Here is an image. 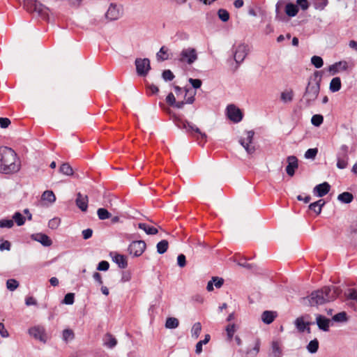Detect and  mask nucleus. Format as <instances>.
Masks as SVG:
<instances>
[{
  "label": "nucleus",
  "mask_w": 357,
  "mask_h": 357,
  "mask_svg": "<svg viewBox=\"0 0 357 357\" xmlns=\"http://www.w3.org/2000/svg\"><path fill=\"white\" fill-rule=\"evenodd\" d=\"M340 293L341 290L337 287H324L321 289L312 292L310 296L303 298L302 303L309 306L323 305L336 299Z\"/></svg>",
  "instance_id": "f257e3e1"
},
{
  "label": "nucleus",
  "mask_w": 357,
  "mask_h": 357,
  "mask_svg": "<svg viewBox=\"0 0 357 357\" xmlns=\"http://www.w3.org/2000/svg\"><path fill=\"white\" fill-rule=\"evenodd\" d=\"M20 168L21 162L14 150L7 146H0V173L15 174Z\"/></svg>",
  "instance_id": "f03ea898"
},
{
  "label": "nucleus",
  "mask_w": 357,
  "mask_h": 357,
  "mask_svg": "<svg viewBox=\"0 0 357 357\" xmlns=\"http://www.w3.org/2000/svg\"><path fill=\"white\" fill-rule=\"evenodd\" d=\"M321 75L316 71L310 78L308 85L306 87L303 99L307 105H312L317 98L320 91Z\"/></svg>",
  "instance_id": "7ed1b4c3"
},
{
  "label": "nucleus",
  "mask_w": 357,
  "mask_h": 357,
  "mask_svg": "<svg viewBox=\"0 0 357 357\" xmlns=\"http://www.w3.org/2000/svg\"><path fill=\"white\" fill-rule=\"evenodd\" d=\"M282 8L289 17H296L299 12L298 6L289 0H278L275 4V17L277 19L280 18Z\"/></svg>",
  "instance_id": "20e7f679"
},
{
  "label": "nucleus",
  "mask_w": 357,
  "mask_h": 357,
  "mask_svg": "<svg viewBox=\"0 0 357 357\" xmlns=\"http://www.w3.org/2000/svg\"><path fill=\"white\" fill-rule=\"evenodd\" d=\"M28 334L35 340L43 344H46L50 339V336L46 331L45 328L42 325H36L28 329Z\"/></svg>",
  "instance_id": "39448f33"
},
{
  "label": "nucleus",
  "mask_w": 357,
  "mask_h": 357,
  "mask_svg": "<svg viewBox=\"0 0 357 357\" xmlns=\"http://www.w3.org/2000/svg\"><path fill=\"white\" fill-rule=\"evenodd\" d=\"M179 127L185 129L186 132H190L192 135L195 137L197 140H199V143H202V142L204 143L206 142L207 135L206 133L202 132L195 125L185 121L182 122Z\"/></svg>",
  "instance_id": "423d86ee"
},
{
  "label": "nucleus",
  "mask_w": 357,
  "mask_h": 357,
  "mask_svg": "<svg viewBox=\"0 0 357 357\" xmlns=\"http://www.w3.org/2000/svg\"><path fill=\"white\" fill-rule=\"evenodd\" d=\"M254 135L252 130L245 131L239 139V143L248 154H252L255 151V147L252 145Z\"/></svg>",
  "instance_id": "0eeeda50"
},
{
  "label": "nucleus",
  "mask_w": 357,
  "mask_h": 357,
  "mask_svg": "<svg viewBox=\"0 0 357 357\" xmlns=\"http://www.w3.org/2000/svg\"><path fill=\"white\" fill-rule=\"evenodd\" d=\"M248 52L249 47L245 43H239L234 47V59L238 65L244 61L248 54Z\"/></svg>",
  "instance_id": "6e6552de"
},
{
  "label": "nucleus",
  "mask_w": 357,
  "mask_h": 357,
  "mask_svg": "<svg viewBox=\"0 0 357 357\" xmlns=\"http://www.w3.org/2000/svg\"><path fill=\"white\" fill-rule=\"evenodd\" d=\"M349 147L343 144L340 146L337 153V167L343 169L347 167L349 155H348Z\"/></svg>",
  "instance_id": "1a4fd4ad"
},
{
  "label": "nucleus",
  "mask_w": 357,
  "mask_h": 357,
  "mask_svg": "<svg viewBox=\"0 0 357 357\" xmlns=\"http://www.w3.org/2000/svg\"><path fill=\"white\" fill-rule=\"evenodd\" d=\"M179 59L181 62L192 64L197 59L196 50L191 47L183 49L180 54Z\"/></svg>",
  "instance_id": "9d476101"
},
{
  "label": "nucleus",
  "mask_w": 357,
  "mask_h": 357,
  "mask_svg": "<svg viewBox=\"0 0 357 357\" xmlns=\"http://www.w3.org/2000/svg\"><path fill=\"white\" fill-rule=\"evenodd\" d=\"M123 8L114 3H111L105 13V17L110 21L117 20L123 15Z\"/></svg>",
  "instance_id": "9b49d317"
},
{
  "label": "nucleus",
  "mask_w": 357,
  "mask_h": 357,
  "mask_svg": "<svg viewBox=\"0 0 357 357\" xmlns=\"http://www.w3.org/2000/svg\"><path fill=\"white\" fill-rule=\"evenodd\" d=\"M145 249L146 243L144 241H135L130 244L128 252L134 257H139L144 252Z\"/></svg>",
  "instance_id": "f8f14e48"
},
{
  "label": "nucleus",
  "mask_w": 357,
  "mask_h": 357,
  "mask_svg": "<svg viewBox=\"0 0 357 357\" xmlns=\"http://www.w3.org/2000/svg\"><path fill=\"white\" fill-rule=\"evenodd\" d=\"M137 73L140 76H146L151 69L149 59H137L135 60Z\"/></svg>",
  "instance_id": "ddd939ff"
},
{
  "label": "nucleus",
  "mask_w": 357,
  "mask_h": 357,
  "mask_svg": "<svg viewBox=\"0 0 357 357\" xmlns=\"http://www.w3.org/2000/svg\"><path fill=\"white\" fill-rule=\"evenodd\" d=\"M227 116L229 120L234 123H238L243 119V114L241 109L234 105L227 106Z\"/></svg>",
  "instance_id": "4468645a"
},
{
  "label": "nucleus",
  "mask_w": 357,
  "mask_h": 357,
  "mask_svg": "<svg viewBox=\"0 0 357 357\" xmlns=\"http://www.w3.org/2000/svg\"><path fill=\"white\" fill-rule=\"evenodd\" d=\"M25 6L26 7V9L30 12H36L38 14H42L45 10L48 9L45 6L39 1L33 0H27L25 3Z\"/></svg>",
  "instance_id": "2eb2a0df"
},
{
  "label": "nucleus",
  "mask_w": 357,
  "mask_h": 357,
  "mask_svg": "<svg viewBox=\"0 0 357 357\" xmlns=\"http://www.w3.org/2000/svg\"><path fill=\"white\" fill-rule=\"evenodd\" d=\"M185 95L183 96L184 100L176 101V104H174L172 107H176L178 109H181L184 106L185 104H192L195 101V96L196 95V92L194 91L190 93V96L185 98L187 95L190 93L188 89H184Z\"/></svg>",
  "instance_id": "dca6fc26"
},
{
  "label": "nucleus",
  "mask_w": 357,
  "mask_h": 357,
  "mask_svg": "<svg viewBox=\"0 0 357 357\" xmlns=\"http://www.w3.org/2000/svg\"><path fill=\"white\" fill-rule=\"evenodd\" d=\"M348 68V63L345 61L336 62L328 67V72L331 75H334L340 71L347 70Z\"/></svg>",
  "instance_id": "f3484780"
},
{
  "label": "nucleus",
  "mask_w": 357,
  "mask_h": 357,
  "mask_svg": "<svg viewBox=\"0 0 357 357\" xmlns=\"http://www.w3.org/2000/svg\"><path fill=\"white\" fill-rule=\"evenodd\" d=\"M287 161L288 163L286 167L287 174L290 176H293L294 175L295 170L298 167V160L296 156L291 155L287 157Z\"/></svg>",
  "instance_id": "a211bd4d"
},
{
  "label": "nucleus",
  "mask_w": 357,
  "mask_h": 357,
  "mask_svg": "<svg viewBox=\"0 0 357 357\" xmlns=\"http://www.w3.org/2000/svg\"><path fill=\"white\" fill-rule=\"evenodd\" d=\"M260 342L257 340L252 348H247L245 351L239 350L241 357H256L259 352Z\"/></svg>",
  "instance_id": "6ab92c4d"
},
{
  "label": "nucleus",
  "mask_w": 357,
  "mask_h": 357,
  "mask_svg": "<svg viewBox=\"0 0 357 357\" xmlns=\"http://www.w3.org/2000/svg\"><path fill=\"white\" fill-rule=\"evenodd\" d=\"M282 344L278 340H274L271 342V350L268 354L269 357H282Z\"/></svg>",
  "instance_id": "aec40b11"
},
{
  "label": "nucleus",
  "mask_w": 357,
  "mask_h": 357,
  "mask_svg": "<svg viewBox=\"0 0 357 357\" xmlns=\"http://www.w3.org/2000/svg\"><path fill=\"white\" fill-rule=\"evenodd\" d=\"M31 238L37 242L40 243L43 246H50L52 244L50 237L43 233H37L31 235Z\"/></svg>",
  "instance_id": "412c9836"
},
{
  "label": "nucleus",
  "mask_w": 357,
  "mask_h": 357,
  "mask_svg": "<svg viewBox=\"0 0 357 357\" xmlns=\"http://www.w3.org/2000/svg\"><path fill=\"white\" fill-rule=\"evenodd\" d=\"M316 323L320 330L328 331L330 328L331 320L323 315L316 314Z\"/></svg>",
  "instance_id": "4be33fe9"
},
{
  "label": "nucleus",
  "mask_w": 357,
  "mask_h": 357,
  "mask_svg": "<svg viewBox=\"0 0 357 357\" xmlns=\"http://www.w3.org/2000/svg\"><path fill=\"white\" fill-rule=\"evenodd\" d=\"M331 186L327 182H324L314 188L313 192L319 197L326 195L330 190Z\"/></svg>",
  "instance_id": "5701e85b"
},
{
  "label": "nucleus",
  "mask_w": 357,
  "mask_h": 357,
  "mask_svg": "<svg viewBox=\"0 0 357 357\" xmlns=\"http://www.w3.org/2000/svg\"><path fill=\"white\" fill-rule=\"evenodd\" d=\"M76 205L82 211H86L88 208V197L83 195L80 192L77 194L75 200Z\"/></svg>",
  "instance_id": "b1692460"
},
{
  "label": "nucleus",
  "mask_w": 357,
  "mask_h": 357,
  "mask_svg": "<svg viewBox=\"0 0 357 357\" xmlns=\"http://www.w3.org/2000/svg\"><path fill=\"white\" fill-rule=\"evenodd\" d=\"M295 325L300 332L307 331V333H310V323L305 321L303 317L297 318L295 321Z\"/></svg>",
  "instance_id": "393cba45"
},
{
  "label": "nucleus",
  "mask_w": 357,
  "mask_h": 357,
  "mask_svg": "<svg viewBox=\"0 0 357 357\" xmlns=\"http://www.w3.org/2000/svg\"><path fill=\"white\" fill-rule=\"evenodd\" d=\"M112 260L121 268H125L128 266L127 259L123 255L114 253L113 257H112Z\"/></svg>",
  "instance_id": "a878e982"
},
{
  "label": "nucleus",
  "mask_w": 357,
  "mask_h": 357,
  "mask_svg": "<svg viewBox=\"0 0 357 357\" xmlns=\"http://www.w3.org/2000/svg\"><path fill=\"white\" fill-rule=\"evenodd\" d=\"M103 344L109 349H112L117 344V340L112 335L107 333L103 337Z\"/></svg>",
  "instance_id": "bb28decb"
},
{
  "label": "nucleus",
  "mask_w": 357,
  "mask_h": 357,
  "mask_svg": "<svg viewBox=\"0 0 357 357\" xmlns=\"http://www.w3.org/2000/svg\"><path fill=\"white\" fill-rule=\"evenodd\" d=\"M294 98L292 89H285L280 94V99L284 103L291 102Z\"/></svg>",
  "instance_id": "cd10ccee"
},
{
  "label": "nucleus",
  "mask_w": 357,
  "mask_h": 357,
  "mask_svg": "<svg viewBox=\"0 0 357 357\" xmlns=\"http://www.w3.org/2000/svg\"><path fill=\"white\" fill-rule=\"evenodd\" d=\"M156 57L158 61L167 60L169 58V49L165 46H162L156 54Z\"/></svg>",
  "instance_id": "c85d7f7f"
},
{
  "label": "nucleus",
  "mask_w": 357,
  "mask_h": 357,
  "mask_svg": "<svg viewBox=\"0 0 357 357\" xmlns=\"http://www.w3.org/2000/svg\"><path fill=\"white\" fill-rule=\"evenodd\" d=\"M75 338V334L73 330L66 328L62 331V340L68 343L73 341Z\"/></svg>",
  "instance_id": "c756f323"
},
{
  "label": "nucleus",
  "mask_w": 357,
  "mask_h": 357,
  "mask_svg": "<svg viewBox=\"0 0 357 357\" xmlns=\"http://www.w3.org/2000/svg\"><path fill=\"white\" fill-rule=\"evenodd\" d=\"M329 89L332 92H337L341 89V80L340 77H334L330 82Z\"/></svg>",
  "instance_id": "7c9ffc66"
},
{
  "label": "nucleus",
  "mask_w": 357,
  "mask_h": 357,
  "mask_svg": "<svg viewBox=\"0 0 357 357\" xmlns=\"http://www.w3.org/2000/svg\"><path fill=\"white\" fill-rule=\"evenodd\" d=\"M275 318V315L273 312L264 311L261 315V320L264 323L269 324L272 323Z\"/></svg>",
  "instance_id": "2f4dec72"
},
{
  "label": "nucleus",
  "mask_w": 357,
  "mask_h": 357,
  "mask_svg": "<svg viewBox=\"0 0 357 357\" xmlns=\"http://www.w3.org/2000/svg\"><path fill=\"white\" fill-rule=\"evenodd\" d=\"M138 227L144 230L147 234L153 235L158 233V229L155 227L146 223H139Z\"/></svg>",
  "instance_id": "473e14b6"
},
{
  "label": "nucleus",
  "mask_w": 357,
  "mask_h": 357,
  "mask_svg": "<svg viewBox=\"0 0 357 357\" xmlns=\"http://www.w3.org/2000/svg\"><path fill=\"white\" fill-rule=\"evenodd\" d=\"M43 201H46L48 203L53 204L56 201V197L54 192L51 190L45 191L41 197Z\"/></svg>",
  "instance_id": "72a5a7b5"
},
{
  "label": "nucleus",
  "mask_w": 357,
  "mask_h": 357,
  "mask_svg": "<svg viewBox=\"0 0 357 357\" xmlns=\"http://www.w3.org/2000/svg\"><path fill=\"white\" fill-rule=\"evenodd\" d=\"M353 199H354L353 195L351 193L347 192L341 193L337 197V199L340 202H341L342 203H345V204H349V203L351 202Z\"/></svg>",
  "instance_id": "f704fd0d"
},
{
  "label": "nucleus",
  "mask_w": 357,
  "mask_h": 357,
  "mask_svg": "<svg viewBox=\"0 0 357 357\" xmlns=\"http://www.w3.org/2000/svg\"><path fill=\"white\" fill-rule=\"evenodd\" d=\"M210 339V335L207 334L205 335V337L203 340H200L196 344L195 352L197 354H200L202 352V346L204 344H207L209 342Z\"/></svg>",
  "instance_id": "c9c22d12"
},
{
  "label": "nucleus",
  "mask_w": 357,
  "mask_h": 357,
  "mask_svg": "<svg viewBox=\"0 0 357 357\" xmlns=\"http://www.w3.org/2000/svg\"><path fill=\"white\" fill-rule=\"evenodd\" d=\"M179 325L178 319L175 317H169L165 322V327L169 329L176 328Z\"/></svg>",
  "instance_id": "e433bc0d"
},
{
  "label": "nucleus",
  "mask_w": 357,
  "mask_h": 357,
  "mask_svg": "<svg viewBox=\"0 0 357 357\" xmlns=\"http://www.w3.org/2000/svg\"><path fill=\"white\" fill-rule=\"evenodd\" d=\"M347 298L352 301L351 305H352L354 310L357 311V291L350 289L347 294Z\"/></svg>",
  "instance_id": "4c0bfd02"
},
{
  "label": "nucleus",
  "mask_w": 357,
  "mask_h": 357,
  "mask_svg": "<svg viewBox=\"0 0 357 357\" xmlns=\"http://www.w3.org/2000/svg\"><path fill=\"white\" fill-rule=\"evenodd\" d=\"M59 172L66 176L73 174V169L68 163H63L59 167Z\"/></svg>",
  "instance_id": "58836bf2"
},
{
  "label": "nucleus",
  "mask_w": 357,
  "mask_h": 357,
  "mask_svg": "<svg viewBox=\"0 0 357 357\" xmlns=\"http://www.w3.org/2000/svg\"><path fill=\"white\" fill-rule=\"evenodd\" d=\"M202 325L199 322H196L193 324L191 328V335L193 338L197 339L201 333Z\"/></svg>",
  "instance_id": "ea45409f"
},
{
  "label": "nucleus",
  "mask_w": 357,
  "mask_h": 357,
  "mask_svg": "<svg viewBox=\"0 0 357 357\" xmlns=\"http://www.w3.org/2000/svg\"><path fill=\"white\" fill-rule=\"evenodd\" d=\"M319 349V342L317 339L311 340L307 345V351L311 354H314Z\"/></svg>",
  "instance_id": "a19ab883"
},
{
  "label": "nucleus",
  "mask_w": 357,
  "mask_h": 357,
  "mask_svg": "<svg viewBox=\"0 0 357 357\" xmlns=\"http://www.w3.org/2000/svg\"><path fill=\"white\" fill-rule=\"evenodd\" d=\"M168 245H169V244H168L167 241L162 240L156 245L157 252L159 254H164L167 250Z\"/></svg>",
  "instance_id": "79ce46f5"
},
{
  "label": "nucleus",
  "mask_w": 357,
  "mask_h": 357,
  "mask_svg": "<svg viewBox=\"0 0 357 357\" xmlns=\"http://www.w3.org/2000/svg\"><path fill=\"white\" fill-rule=\"evenodd\" d=\"M97 214L100 220H106L111 217V213L105 208H100L97 211Z\"/></svg>",
  "instance_id": "37998d69"
},
{
  "label": "nucleus",
  "mask_w": 357,
  "mask_h": 357,
  "mask_svg": "<svg viewBox=\"0 0 357 357\" xmlns=\"http://www.w3.org/2000/svg\"><path fill=\"white\" fill-rule=\"evenodd\" d=\"M13 220L16 222L17 226H22L25 222V218L20 212H16L13 216Z\"/></svg>",
  "instance_id": "c03bdc74"
},
{
  "label": "nucleus",
  "mask_w": 357,
  "mask_h": 357,
  "mask_svg": "<svg viewBox=\"0 0 357 357\" xmlns=\"http://www.w3.org/2000/svg\"><path fill=\"white\" fill-rule=\"evenodd\" d=\"M218 15L220 20L224 22H227L229 20V12L223 8H220L218 11Z\"/></svg>",
  "instance_id": "a18cd8bd"
},
{
  "label": "nucleus",
  "mask_w": 357,
  "mask_h": 357,
  "mask_svg": "<svg viewBox=\"0 0 357 357\" xmlns=\"http://www.w3.org/2000/svg\"><path fill=\"white\" fill-rule=\"evenodd\" d=\"M311 63L317 68H319L322 67V66L324 65V61H323L322 58L319 56H313L311 58Z\"/></svg>",
  "instance_id": "49530a36"
},
{
  "label": "nucleus",
  "mask_w": 357,
  "mask_h": 357,
  "mask_svg": "<svg viewBox=\"0 0 357 357\" xmlns=\"http://www.w3.org/2000/svg\"><path fill=\"white\" fill-rule=\"evenodd\" d=\"M19 286V282L15 279H9L6 282V287L10 291L15 290Z\"/></svg>",
  "instance_id": "de8ad7c7"
},
{
  "label": "nucleus",
  "mask_w": 357,
  "mask_h": 357,
  "mask_svg": "<svg viewBox=\"0 0 357 357\" xmlns=\"http://www.w3.org/2000/svg\"><path fill=\"white\" fill-rule=\"evenodd\" d=\"M318 153L317 149H309L305 153V158L306 159L314 160Z\"/></svg>",
  "instance_id": "09e8293b"
},
{
  "label": "nucleus",
  "mask_w": 357,
  "mask_h": 357,
  "mask_svg": "<svg viewBox=\"0 0 357 357\" xmlns=\"http://www.w3.org/2000/svg\"><path fill=\"white\" fill-rule=\"evenodd\" d=\"M61 223V219L59 218H54L48 222V227L52 229H56L59 227Z\"/></svg>",
  "instance_id": "8fccbe9b"
},
{
  "label": "nucleus",
  "mask_w": 357,
  "mask_h": 357,
  "mask_svg": "<svg viewBox=\"0 0 357 357\" xmlns=\"http://www.w3.org/2000/svg\"><path fill=\"white\" fill-rule=\"evenodd\" d=\"M236 331V326L234 324H229L226 328V331L229 339H231Z\"/></svg>",
  "instance_id": "3c124183"
},
{
  "label": "nucleus",
  "mask_w": 357,
  "mask_h": 357,
  "mask_svg": "<svg viewBox=\"0 0 357 357\" xmlns=\"http://www.w3.org/2000/svg\"><path fill=\"white\" fill-rule=\"evenodd\" d=\"M296 4L299 8H301L302 10L305 11L310 7V3L308 0H296Z\"/></svg>",
  "instance_id": "603ef678"
},
{
  "label": "nucleus",
  "mask_w": 357,
  "mask_h": 357,
  "mask_svg": "<svg viewBox=\"0 0 357 357\" xmlns=\"http://www.w3.org/2000/svg\"><path fill=\"white\" fill-rule=\"evenodd\" d=\"M323 116L319 114L312 116L311 119L312 123L315 126H319L323 123Z\"/></svg>",
  "instance_id": "864d4df0"
},
{
  "label": "nucleus",
  "mask_w": 357,
  "mask_h": 357,
  "mask_svg": "<svg viewBox=\"0 0 357 357\" xmlns=\"http://www.w3.org/2000/svg\"><path fill=\"white\" fill-rule=\"evenodd\" d=\"M14 225L13 220L2 219L0 220V227L1 228H11Z\"/></svg>",
  "instance_id": "5fc2aeb1"
},
{
  "label": "nucleus",
  "mask_w": 357,
  "mask_h": 357,
  "mask_svg": "<svg viewBox=\"0 0 357 357\" xmlns=\"http://www.w3.org/2000/svg\"><path fill=\"white\" fill-rule=\"evenodd\" d=\"M75 294L73 293H68L63 300V303L66 305H72L74 303Z\"/></svg>",
  "instance_id": "6e6d98bb"
},
{
  "label": "nucleus",
  "mask_w": 357,
  "mask_h": 357,
  "mask_svg": "<svg viewBox=\"0 0 357 357\" xmlns=\"http://www.w3.org/2000/svg\"><path fill=\"white\" fill-rule=\"evenodd\" d=\"M162 77L165 81H172L174 78V75L170 70H164Z\"/></svg>",
  "instance_id": "4d7b16f0"
},
{
  "label": "nucleus",
  "mask_w": 357,
  "mask_h": 357,
  "mask_svg": "<svg viewBox=\"0 0 357 357\" xmlns=\"http://www.w3.org/2000/svg\"><path fill=\"white\" fill-rule=\"evenodd\" d=\"M333 319L335 321H344L347 320V314L344 312H339L333 316Z\"/></svg>",
  "instance_id": "13d9d810"
},
{
  "label": "nucleus",
  "mask_w": 357,
  "mask_h": 357,
  "mask_svg": "<svg viewBox=\"0 0 357 357\" xmlns=\"http://www.w3.org/2000/svg\"><path fill=\"white\" fill-rule=\"evenodd\" d=\"M109 268V264L107 261H101L97 266V270L100 271H106Z\"/></svg>",
  "instance_id": "bf43d9fd"
},
{
  "label": "nucleus",
  "mask_w": 357,
  "mask_h": 357,
  "mask_svg": "<svg viewBox=\"0 0 357 357\" xmlns=\"http://www.w3.org/2000/svg\"><path fill=\"white\" fill-rule=\"evenodd\" d=\"M212 281L213 282V287L215 286L216 288H220L224 283V280L218 277H213Z\"/></svg>",
  "instance_id": "052dcab7"
},
{
  "label": "nucleus",
  "mask_w": 357,
  "mask_h": 357,
  "mask_svg": "<svg viewBox=\"0 0 357 357\" xmlns=\"http://www.w3.org/2000/svg\"><path fill=\"white\" fill-rule=\"evenodd\" d=\"M177 264H178V266L181 268H183L185 266L186 259H185V256L184 255L181 254L178 256Z\"/></svg>",
  "instance_id": "680f3d73"
},
{
  "label": "nucleus",
  "mask_w": 357,
  "mask_h": 357,
  "mask_svg": "<svg viewBox=\"0 0 357 357\" xmlns=\"http://www.w3.org/2000/svg\"><path fill=\"white\" fill-rule=\"evenodd\" d=\"M188 81L192 84V87L196 89L200 88L202 86V82L199 79L190 78Z\"/></svg>",
  "instance_id": "e2e57ef3"
},
{
  "label": "nucleus",
  "mask_w": 357,
  "mask_h": 357,
  "mask_svg": "<svg viewBox=\"0 0 357 357\" xmlns=\"http://www.w3.org/2000/svg\"><path fill=\"white\" fill-rule=\"evenodd\" d=\"M327 5H328V0H324L322 2L315 3L314 8L316 10H323Z\"/></svg>",
  "instance_id": "0e129e2a"
},
{
  "label": "nucleus",
  "mask_w": 357,
  "mask_h": 357,
  "mask_svg": "<svg viewBox=\"0 0 357 357\" xmlns=\"http://www.w3.org/2000/svg\"><path fill=\"white\" fill-rule=\"evenodd\" d=\"M166 102L171 106L176 104V97L174 93H170L166 98Z\"/></svg>",
  "instance_id": "69168bd1"
},
{
  "label": "nucleus",
  "mask_w": 357,
  "mask_h": 357,
  "mask_svg": "<svg viewBox=\"0 0 357 357\" xmlns=\"http://www.w3.org/2000/svg\"><path fill=\"white\" fill-rule=\"evenodd\" d=\"M0 335L3 338H6L9 336V333L3 323H0Z\"/></svg>",
  "instance_id": "338daca9"
},
{
  "label": "nucleus",
  "mask_w": 357,
  "mask_h": 357,
  "mask_svg": "<svg viewBox=\"0 0 357 357\" xmlns=\"http://www.w3.org/2000/svg\"><path fill=\"white\" fill-rule=\"evenodd\" d=\"M93 231L91 229H84L82 231V236L84 239H89L92 236Z\"/></svg>",
  "instance_id": "774afa93"
}]
</instances>
